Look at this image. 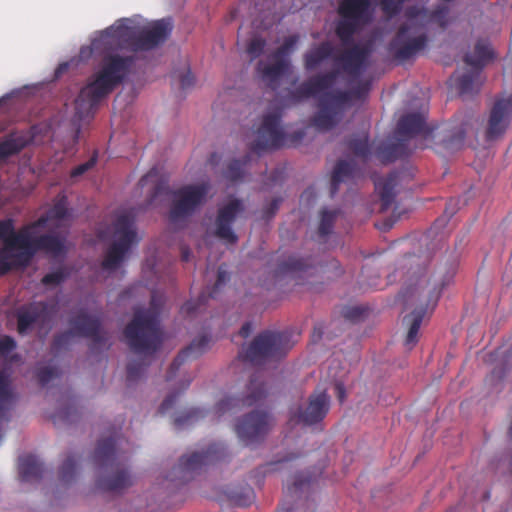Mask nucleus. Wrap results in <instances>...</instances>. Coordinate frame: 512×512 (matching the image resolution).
<instances>
[{"mask_svg":"<svg viewBox=\"0 0 512 512\" xmlns=\"http://www.w3.org/2000/svg\"><path fill=\"white\" fill-rule=\"evenodd\" d=\"M68 215L67 199L59 198L54 205L36 221L15 230L14 220H0V277L11 271L24 270L39 251L53 255L65 253V237L58 234H43L33 237L37 228L46 227L51 220H62Z\"/></svg>","mask_w":512,"mask_h":512,"instance_id":"obj_1","label":"nucleus"},{"mask_svg":"<svg viewBox=\"0 0 512 512\" xmlns=\"http://www.w3.org/2000/svg\"><path fill=\"white\" fill-rule=\"evenodd\" d=\"M337 77L336 70L317 74L289 93V99L294 104L321 94L318 111L311 118L312 125L319 131L333 129L342 120L352 101L364 99L370 90V83L364 82L350 90L327 91L334 85Z\"/></svg>","mask_w":512,"mask_h":512,"instance_id":"obj_2","label":"nucleus"},{"mask_svg":"<svg viewBox=\"0 0 512 512\" xmlns=\"http://www.w3.org/2000/svg\"><path fill=\"white\" fill-rule=\"evenodd\" d=\"M120 428L107 431L97 442L92 455L99 477L97 486L107 492H121L132 485V477L122 455L123 442L128 443L120 434Z\"/></svg>","mask_w":512,"mask_h":512,"instance_id":"obj_3","label":"nucleus"},{"mask_svg":"<svg viewBox=\"0 0 512 512\" xmlns=\"http://www.w3.org/2000/svg\"><path fill=\"white\" fill-rule=\"evenodd\" d=\"M135 60L134 56L105 55L99 71L80 90L75 101L77 113L89 114L94 110L103 98L126 79Z\"/></svg>","mask_w":512,"mask_h":512,"instance_id":"obj_4","label":"nucleus"},{"mask_svg":"<svg viewBox=\"0 0 512 512\" xmlns=\"http://www.w3.org/2000/svg\"><path fill=\"white\" fill-rule=\"evenodd\" d=\"M162 299L153 293L150 308L137 310L125 327L123 334L129 348L136 354L152 356L162 344L159 313Z\"/></svg>","mask_w":512,"mask_h":512,"instance_id":"obj_5","label":"nucleus"},{"mask_svg":"<svg viewBox=\"0 0 512 512\" xmlns=\"http://www.w3.org/2000/svg\"><path fill=\"white\" fill-rule=\"evenodd\" d=\"M70 329L54 336L51 349L54 353L66 350L72 343L73 336H80L91 339L90 349L93 351L98 347L106 345L108 333L102 328L98 317L89 315L85 310L79 311L69 319Z\"/></svg>","mask_w":512,"mask_h":512,"instance_id":"obj_6","label":"nucleus"},{"mask_svg":"<svg viewBox=\"0 0 512 512\" xmlns=\"http://www.w3.org/2000/svg\"><path fill=\"white\" fill-rule=\"evenodd\" d=\"M139 45L140 28L130 19L124 18L116 21L92 39L89 50L90 53L101 55L118 49L138 52Z\"/></svg>","mask_w":512,"mask_h":512,"instance_id":"obj_7","label":"nucleus"},{"mask_svg":"<svg viewBox=\"0 0 512 512\" xmlns=\"http://www.w3.org/2000/svg\"><path fill=\"white\" fill-rule=\"evenodd\" d=\"M292 344L285 332L263 331L242 350L240 357L247 362L260 365L268 360L280 359L290 350Z\"/></svg>","mask_w":512,"mask_h":512,"instance_id":"obj_8","label":"nucleus"},{"mask_svg":"<svg viewBox=\"0 0 512 512\" xmlns=\"http://www.w3.org/2000/svg\"><path fill=\"white\" fill-rule=\"evenodd\" d=\"M113 226L115 240L102 261V268L109 271L116 270L131 246L139 241L135 230V213L132 210L120 213Z\"/></svg>","mask_w":512,"mask_h":512,"instance_id":"obj_9","label":"nucleus"},{"mask_svg":"<svg viewBox=\"0 0 512 512\" xmlns=\"http://www.w3.org/2000/svg\"><path fill=\"white\" fill-rule=\"evenodd\" d=\"M427 13V9L416 6L406 9L405 16L408 22L399 27L390 43L391 51L396 59L400 61L409 60L425 49L428 43L426 33H421L415 37H411L410 33L418 32L413 20L420 16H426Z\"/></svg>","mask_w":512,"mask_h":512,"instance_id":"obj_10","label":"nucleus"},{"mask_svg":"<svg viewBox=\"0 0 512 512\" xmlns=\"http://www.w3.org/2000/svg\"><path fill=\"white\" fill-rule=\"evenodd\" d=\"M371 0H342L338 5L339 21L335 33L344 45L353 42L354 35L370 23Z\"/></svg>","mask_w":512,"mask_h":512,"instance_id":"obj_11","label":"nucleus"},{"mask_svg":"<svg viewBox=\"0 0 512 512\" xmlns=\"http://www.w3.org/2000/svg\"><path fill=\"white\" fill-rule=\"evenodd\" d=\"M210 189L209 182H202L187 184L174 190L169 211L170 222L177 223L192 216L206 202Z\"/></svg>","mask_w":512,"mask_h":512,"instance_id":"obj_12","label":"nucleus"},{"mask_svg":"<svg viewBox=\"0 0 512 512\" xmlns=\"http://www.w3.org/2000/svg\"><path fill=\"white\" fill-rule=\"evenodd\" d=\"M225 456L226 447L222 443H212L205 451L182 456L173 472L181 482H186L204 466L222 460Z\"/></svg>","mask_w":512,"mask_h":512,"instance_id":"obj_13","label":"nucleus"},{"mask_svg":"<svg viewBox=\"0 0 512 512\" xmlns=\"http://www.w3.org/2000/svg\"><path fill=\"white\" fill-rule=\"evenodd\" d=\"M281 118L280 109L264 115L257 130V137L250 146L252 152L260 155L265 151L278 149L284 145L285 135L280 127Z\"/></svg>","mask_w":512,"mask_h":512,"instance_id":"obj_14","label":"nucleus"},{"mask_svg":"<svg viewBox=\"0 0 512 512\" xmlns=\"http://www.w3.org/2000/svg\"><path fill=\"white\" fill-rule=\"evenodd\" d=\"M272 427V419L265 411H252L238 420L235 431L245 445L262 441Z\"/></svg>","mask_w":512,"mask_h":512,"instance_id":"obj_15","label":"nucleus"},{"mask_svg":"<svg viewBox=\"0 0 512 512\" xmlns=\"http://www.w3.org/2000/svg\"><path fill=\"white\" fill-rule=\"evenodd\" d=\"M244 211V203L238 198H232L227 203L220 206L215 219V236L225 241L227 244L237 243L238 236L233 231L232 225Z\"/></svg>","mask_w":512,"mask_h":512,"instance_id":"obj_16","label":"nucleus"},{"mask_svg":"<svg viewBox=\"0 0 512 512\" xmlns=\"http://www.w3.org/2000/svg\"><path fill=\"white\" fill-rule=\"evenodd\" d=\"M268 394L266 385L260 380L258 374H254L247 386V394L243 398L225 397L215 405V414L222 416L228 411L242 407H250L259 404Z\"/></svg>","mask_w":512,"mask_h":512,"instance_id":"obj_17","label":"nucleus"},{"mask_svg":"<svg viewBox=\"0 0 512 512\" xmlns=\"http://www.w3.org/2000/svg\"><path fill=\"white\" fill-rule=\"evenodd\" d=\"M330 408V397L325 391L310 395L307 406L291 412L289 421L311 426L321 422Z\"/></svg>","mask_w":512,"mask_h":512,"instance_id":"obj_18","label":"nucleus"},{"mask_svg":"<svg viewBox=\"0 0 512 512\" xmlns=\"http://www.w3.org/2000/svg\"><path fill=\"white\" fill-rule=\"evenodd\" d=\"M512 117V95L508 98L497 100L489 115L486 129V139L496 140L504 135Z\"/></svg>","mask_w":512,"mask_h":512,"instance_id":"obj_19","label":"nucleus"},{"mask_svg":"<svg viewBox=\"0 0 512 512\" xmlns=\"http://www.w3.org/2000/svg\"><path fill=\"white\" fill-rule=\"evenodd\" d=\"M50 305L45 301H37L20 306L16 310L17 332L26 335L36 323L44 322L50 312Z\"/></svg>","mask_w":512,"mask_h":512,"instance_id":"obj_20","label":"nucleus"},{"mask_svg":"<svg viewBox=\"0 0 512 512\" xmlns=\"http://www.w3.org/2000/svg\"><path fill=\"white\" fill-rule=\"evenodd\" d=\"M279 272L289 275L296 284L304 285L311 283L310 279L316 276L318 267L311 257L291 256L279 265Z\"/></svg>","mask_w":512,"mask_h":512,"instance_id":"obj_21","label":"nucleus"},{"mask_svg":"<svg viewBox=\"0 0 512 512\" xmlns=\"http://www.w3.org/2000/svg\"><path fill=\"white\" fill-rule=\"evenodd\" d=\"M395 133L406 142L417 135H421L424 141H429L433 137V130L426 125L424 116L419 113L402 116L397 123Z\"/></svg>","mask_w":512,"mask_h":512,"instance_id":"obj_22","label":"nucleus"},{"mask_svg":"<svg viewBox=\"0 0 512 512\" xmlns=\"http://www.w3.org/2000/svg\"><path fill=\"white\" fill-rule=\"evenodd\" d=\"M173 24L170 19L154 22L149 28L140 29L139 51H148L164 43L170 36Z\"/></svg>","mask_w":512,"mask_h":512,"instance_id":"obj_23","label":"nucleus"},{"mask_svg":"<svg viewBox=\"0 0 512 512\" xmlns=\"http://www.w3.org/2000/svg\"><path fill=\"white\" fill-rule=\"evenodd\" d=\"M210 341L211 338L204 334L195 338L190 345L181 350L172 362L167 373L166 380H172L176 375V372L187 359H195L202 355L208 349Z\"/></svg>","mask_w":512,"mask_h":512,"instance_id":"obj_24","label":"nucleus"},{"mask_svg":"<svg viewBox=\"0 0 512 512\" xmlns=\"http://www.w3.org/2000/svg\"><path fill=\"white\" fill-rule=\"evenodd\" d=\"M370 50L367 46L354 44L345 50L337 60L341 62L343 70L353 76H358L369 57Z\"/></svg>","mask_w":512,"mask_h":512,"instance_id":"obj_25","label":"nucleus"},{"mask_svg":"<svg viewBox=\"0 0 512 512\" xmlns=\"http://www.w3.org/2000/svg\"><path fill=\"white\" fill-rule=\"evenodd\" d=\"M452 279L453 273L450 272L443 276H437L436 274H433L429 277H426L425 275H421L415 284L420 287L419 289L427 291V306H431V308L434 309L441 296L443 288L447 286L452 281Z\"/></svg>","mask_w":512,"mask_h":512,"instance_id":"obj_26","label":"nucleus"},{"mask_svg":"<svg viewBox=\"0 0 512 512\" xmlns=\"http://www.w3.org/2000/svg\"><path fill=\"white\" fill-rule=\"evenodd\" d=\"M374 185L381 201V211L385 212L395 201V189L398 185V175L397 173H390L385 178L375 180Z\"/></svg>","mask_w":512,"mask_h":512,"instance_id":"obj_27","label":"nucleus"},{"mask_svg":"<svg viewBox=\"0 0 512 512\" xmlns=\"http://www.w3.org/2000/svg\"><path fill=\"white\" fill-rule=\"evenodd\" d=\"M19 477L23 482H38L44 473L43 464L31 454L20 456L18 459Z\"/></svg>","mask_w":512,"mask_h":512,"instance_id":"obj_28","label":"nucleus"},{"mask_svg":"<svg viewBox=\"0 0 512 512\" xmlns=\"http://www.w3.org/2000/svg\"><path fill=\"white\" fill-rule=\"evenodd\" d=\"M410 153L411 151L408 148V142L401 137H398L396 142L378 146L375 152L377 158L384 164L406 158Z\"/></svg>","mask_w":512,"mask_h":512,"instance_id":"obj_29","label":"nucleus"},{"mask_svg":"<svg viewBox=\"0 0 512 512\" xmlns=\"http://www.w3.org/2000/svg\"><path fill=\"white\" fill-rule=\"evenodd\" d=\"M494 58L490 44L485 40L477 41L472 54H466L464 62L471 68L482 71L483 67Z\"/></svg>","mask_w":512,"mask_h":512,"instance_id":"obj_30","label":"nucleus"},{"mask_svg":"<svg viewBox=\"0 0 512 512\" xmlns=\"http://www.w3.org/2000/svg\"><path fill=\"white\" fill-rule=\"evenodd\" d=\"M334 46L329 41H323L304 54V66L308 71L316 69L324 60L332 57Z\"/></svg>","mask_w":512,"mask_h":512,"instance_id":"obj_31","label":"nucleus"},{"mask_svg":"<svg viewBox=\"0 0 512 512\" xmlns=\"http://www.w3.org/2000/svg\"><path fill=\"white\" fill-rule=\"evenodd\" d=\"M356 168L354 163L346 160H339L333 170L330 184V196L334 197L341 183L352 180L355 176Z\"/></svg>","mask_w":512,"mask_h":512,"instance_id":"obj_32","label":"nucleus"},{"mask_svg":"<svg viewBox=\"0 0 512 512\" xmlns=\"http://www.w3.org/2000/svg\"><path fill=\"white\" fill-rule=\"evenodd\" d=\"M27 145L26 138L18 133H9L0 138V162L19 154Z\"/></svg>","mask_w":512,"mask_h":512,"instance_id":"obj_33","label":"nucleus"},{"mask_svg":"<svg viewBox=\"0 0 512 512\" xmlns=\"http://www.w3.org/2000/svg\"><path fill=\"white\" fill-rule=\"evenodd\" d=\"M27 145L26 138L18 133H9L0 138V162L19 154Z\"/></svg>","mask_w":512,"mask_h":512,"instance_id":"obj_34","label":"nucleus"},{"mask_svg":"<svg viewBox=\"0 0 512 512\" xmlns=\"http://www.w3.org/2000/svg\"><path fill=\"white\" fill-rule=\"evenodd\" d=\"M15 401L9 376L0 370V422L8 420V412Z\"/></svg>","mask_w":512,"mask_h":512,"instance_id":"obj_35","label":"nucleus"},{"mask_svg":"<svg viewBox=\"0 0 512 512\" xmlns=\"http://www.w3.org/2000/svg\"><path fill=\"white\" fill-rule=\"evenodd\" d=\"M425 313L426 308L420 307L414 309L410 315L404 318V321H407L409 324V329L404 341V345L408 349H412L418 342V333Z\"/></svg>","mask_w":512,"mask_h":512,"instance_id":"obj_36","label":"nucleus"},{"mask_svg":"<svg viewBox=\"0 0 512 512\" xmlns=\"http://www.w3.org/2000/svg\"><path fill=\"white\" fill-rule=\"evenodd\" d=\"M289 68V63L284 59H275V62L270 65H265L261 69V77L267 82L268 86L275 89L278 86L279 80L286 74Z\"/></svg>","mask_w":512,"mask_h":512,"instance_id":"obj_37","label":"nucleus"},{"mask_svg":"<svg viewBox=\"0 0 512 512\" xmlns=\"http://www.w3.org/2000/svg\"><path fill=\"white\" fill-rule=\"evenodd\" d=\"M228 280H229L228 272L225 269H223L222 267H219L218 271H217L216 283H215L212 291L209 293V295L207 296L205 293H202L199 296L197 303L192 302V301L186 302L182 307V311H184L185 313H187L189 315L195 313L200 308V306L202 304H204V302L207 300V298H213L215 293L217 292V290L222 285H224Z\"/></svg>","mask_w":512,"mask_h":512,"instance_id":"obj_38","label":"nucleus"},{"mask_svg":"<svg viewBox=\"0 0 512 512\" xmlns=\"http://www.w3.org/2000/svg\"><path fill=\"white\" fill-rule=\"evenodd\" d=\"M481 71L476 68H471L470 71L461 76L451 77L455 81L456 87L461 95H466L477 91L479 88V78Z\"/></svg>","mask_w":512,"mask_h":512,"instance_id":"obj_39","label":"nucleus"},{"mask_svg":"<svg viewBox=\"0 0 512 512\" xmlns=\"http://www.w3.org/2000/svg\"><path fill=\"white\" fill-rule=\"evenodd\" d=\"M78 459L74 454H68L59 469V480L63 484H70L76 476Z\"/></svg>","mask_w":512,"mask_h":512,"instance_id":"obj_40","label":"nucleus"},{"mask_svg":"<svg viewBox=\"0 0 512 512\" xmlns=\"http://www.w3.org/2000/svg\"><path fill=\"white\" fill-rule=\"evenodd\" d=\"M347 146L355 156L361 158L363 161L368 160L371 154L367 135L350 138L347 141Z\"/></svg>","mask_w":512,"mask_h":512,"instance_id":"obj_41","label":"nucleus"},{"mask_svg":"<svg viewBox=\"0 0 512 512\" xmlns=\"http://www.w3.org/2000/svg\"><path fill=\"white\" fill-rule=\"evenodd\" d=\"M248 161L249 155H246L243 160L233 159L228 163L223 173L224 177L231 182L241 180L244 175V167Z\"/></svg>","mask_w":512,"mask_h":512,"instance_id":"obj_42","label":"nucleus"},{"mask_svg":"<svg viewBox=\"0 0 512 512\" xmlns=\"http://www.w3.org/2000/svg\"><path fill=\"white\" fill-rule=\"evenodd\" d=\"M339 214V210H328L324 209L321 212V219L318 227V233L324 237L329 235L334 227L335 220Z\"/></svg>","mask_w":512,"mask_h":512,"instance_id":"obj_43","label":"nucleus"},{"mask_svg":"<svg viewBox=\"0 0 512 512\" xmlns=\"http://www.w3.org/2000/svg\"><path fill=\"white\" fill-rule=\"evenodd\" d=\"M148 365L149 363L143 358L130 361L127 365V382L131 384L139 380Z\"/></svg>","mask_w":512,"mask_h":512,"instance_id":"obj_44","label":"nucleus"},{"mask_svg":"<svg viewBox=\"0 0 512 512\" xmlns=\"http://www.w3.org/2000/svg\"><path fill=\"white\" fill-rule=\"evenodd\" d=\"M465 139V131L463 128H457L449 132L442 138V144L446 149L454 150L463 145Z\"/></svg>","mask_w":512,"mask_h":512,"instance_id":"obj_45","label":"nucleus"},{"mask_svg":"<svg viewBox=\"0 0 512 512\" xmlns=\"http://www.w3.org/2000/svg\"><path fill=\"white\" fill-rule=\"evenodd\" d=\"M266 40L261 36H254L246 46V52L251 59L261 56L266 47Z\"/></svg>","mask_w":512,"mask_h":512,"instance_id":"obj_46","label":"nucleus"},{"mask_svg":"<svg viewBox=\"0 0 512 512\" xmlns=\"http://www.w3.org/2000/svg\"><path fill=\"white\" fill-rule=\"evenodd\" d=\"M299 41V36L294 34L284 39L282 45L276 49L273 54L274 59H283L288 55L296 46Z\"/></svg>","mask_w":512,"mask_h":512,"instance_id":"obj_47","label":"nucleus"},{"mask_svg":"<svg viewBox=\"0 0 512 512\" xmlns=\"http://www.w3.org/2000/svg\"><path fill=\"white\" fill-rule=\"evenodd\" d=\"M68 276H69V272L67 271L66 268L62 267V268L57 269L56 271L46 274L42 278V283L46 286H49V285L56 286V285H59L62 282H64Z\"/></svg>","mask_w":512,"mask_h":512,"instance_id":"obj_48","label":"nucleus"},{"mask_svg":"<svg viewBox=\"0 0 512 512\" xmlns=\"http://www.w3.org/2000/svg\"><path fill=\"white\" fill-rule=\"evenodd\" d=\"M448 13L449 8L446 5H440L429 14V20L437 23L444 29L448 26Z\"/></svg>","mask_w":512,"mask_h":512,"instance_id":"obj_49","label":"nucleus"},{"mask_svg":"<svg viewBox=\"0 0 512 512\" xmlns=\"http://www.w3.org/2000/svg\"><path fill=\"white\" fill-rule=\"evenodd\" d=\"M58 375V369L51 366L40 367L36 372L38 382L41 386L47 385L52 379L58 377Z\"/></svg>","mask_w":512,"mask_h":512,"instance_id":"obj_50","label":"nucleus"},{"mask_svg":"<svg viewBox=\"0 0 512 512\" xmlns=\"http://www.w3.org/2000/svg\"><path fill=\"white\" fill-rule=\"evenodd\" d=\"M380 5L383 13L390 18L395 17L402 10L400 0H381Z\"/></svg>","mask_w":512,"mask_h":512,"instance_id":"obj_51","label":"nucleus"},{"mask_svg":"<svg viewBox=\"0 0 512 512\" xmlns=\"http://www.w3.org/2000/svg\"><path fill=\"white\" fill-rule=\"evenodd\" d=\"M76 414V409L72 406H68L54 414L52 420L54 424H58L59 422L72 423Z\"/></svg>","mask_w":512,"mask_h":512,"instance_id":"obj_52","label":"nucleus"},{"mask_svg":"<svg viewBox=\"0 0 512 512\" xmlns=\"http://www.w3.org/2000/svg\"><path fill=\"white\" fill-rule=\"evenodd\" d=\"M282 202V198L276 197L273 198L262 211V218L265 220H269L275 216L277 211L279 210L280 204Z\"/></svg>","mask_w":512,"mask_h":512,"instance_id":"obj_53","label":"nucleus"},{"mask_svg":"<svg viewBox=\"0 0 512 512\" xmlns=\"http://www.w3.org/2000/svg\"><path fill=\"white\" fill-rule=\"evenodd\" d=\"M16 346V341L11 336H0V356L6 357L9 353L15 350Z\"/></svg>","mask_w":512,"mask_h":512,"instance_id":"obj_54","label":"nucleus"},{"mask_svg":"<svg viewBox=\"0 0 512 512\" xmlns=\"http://www.w3.org/2000/svg\"><path fill=\"white\" fill-rule=\"evenodd\" d=\"M97 162V154L95 153L88 161L76 166L72 169L70 176L72 178L79 177L91 169Z\"/></svg>","mask_w":512,"mask_h":512,"instance_id":"obj_55","label":"nucleus"},{"mask_svg":"<svg viewBox=\"0 0 512 512\" xmlns=\"http://www.w3.org/2000/svg\"><path fill=\"white\" fill-rule=\"evenodd\" d=\"M408 274H411L408 279H407V282H409V286H410V293L413 294L414 291H417L420 287L418 285H416L415 283L417 282V279L421 276V275H425L426 277H429L427 275V272L425 269H422V268H417V270H413V272L411 271H408Z\"/></svg>","mask_w":512,"mask_h":512,"instance_id":"obj_56","label":"nucleus"},{"mask_svg":"<svg viewBox=\"0 0 512 512\" xmlns=\"http://www.w3.org/2000/svg\"><path fill=\"white\" fill-rule=\"evenodd\" d=\"M200 414V411L197 410V409H193L189 412H187L186 414L182 415V416H179V417H176L174 419V425L177 427V428H180L182 427L184 424L186 423H189L192 419L194 418H198Z\"/></svg>","mask_w":512,"mask_h":512,"instance_id":"obj_57","label":"nucleus"},{"mask_svg":"<svg viewBox=\"0 0 512 512\" xmlns=\"http://www.w3.org/2000/svg\"><path fill=\"white\" fill-rule=\"evenodd\" d=\"M179 394V392H173L167 395L159 407V412L164 414L170 410L174 406Z\"/></svg>","mask_w":512,"mask_h":512,"instance_id":"obj_58","label":"nucleus"},{"mask_svg":"<svg viewBox=\"0 0 512 512\" xmlns=\"http://www.w3.org/2000/svg\"><path fill=\"white\" fill-rule=\"evenodd\" d=\"M310 480L303 479L302 475H299L295 478L294 482L291 486H288L287 490L289 493H297L298 491L302 490L306 484H309Z\"/></svg>","mask_w":512,"mask_h":512,"instance_id":"obj_59","label":"nucleus"},{"mask_svg":"<svg viewBox=\"0 0 512 512\" xmlns=\"http://www.w3.org/2000/svg\"><path fill=\"white\" fill-rule=\"evenodd\" d=\"M195 84V78L192 75L191 71L188 70L186 73L181 75L180 77V87L183 90L189 89L193 87Z\"/></svg>","mask_w":512,"mask_h":512,"instance_id":"obj_60","label":"nucleus"},{"mask_svg":"<svg viewBox=\"0 0 512 512\" xmlns=\"http://www.w3.org/2000/svg\"><path fill=\"white\" fill-rule=\"evenodd\" d=\"M363 313H364V309L362 307H358V306L350 307V308L346 309V311L344 313V317L349 320L356 321L361 318Z\"/></svg>","mask_w":512,"mask_h":512,"instance_id":"obj_61","label":"nucleus"},{"mask_svg":"<svg viewBox=\"0 0 512 512\" xmlns=\"http://www.w3.org/2000/svg\"><path fill=\"white\" fill-rule=\"evenodd\" d=\"M252 332V324L250 322H246L242 325L239 335L243 338H247Z\"/></svg>","mask_w":512,"mask_h":512,"instance_id":"obj_62","label":"nucleus"},{"mask_svg":"<svg viewBox=\"0 0 512 512\" xmlns=\"http://www.w3.org/2000/svg\"><path fill=\"white\" fill-rule=\"evenodd\" d=\"M335 389H336V393H337V397H338L339 401L342 402L345 398L344 385L342 383H336Z\"/></svg>","mask_w":512,"mask_h":512,"instance_id":"obj_63","label":"nucleus"},{"mask_svg":"<svg viewBox=\"0 0 512 512\" xmlns=\"http://www.w3.org/2000/svg\"><path fill=\"white\" fill-rule=\"evenodd\" d=\"M68 63H61L59 64V66L57 67L56 71H55V74L57 77H59L64 71H66L68 69Z\"/></svg>","mask_w":512,"mask_h":512,"instance_id":"obj_64","label":"nucleus"}]
</instances>
